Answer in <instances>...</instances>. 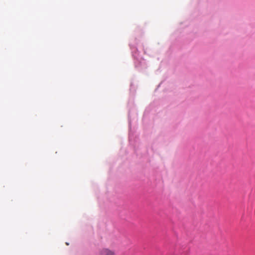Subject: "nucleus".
Masks as SVG:
<instances>
[{"instance_id": "nucleus-1", "label": "nucleus", "mask_w": 255, "mask_h": 255, "mask_svg": "<svg viewBox=\"0 0 255 255\" xmlns=\"http://www.w3.org/2000/svg\"><path fill=\"white\" fill-rule=\"evenodd\" d=\"M98 255H116L115 252L109 248H103L99 251Z\"/></svg>"}]
</instances>
